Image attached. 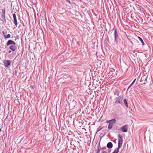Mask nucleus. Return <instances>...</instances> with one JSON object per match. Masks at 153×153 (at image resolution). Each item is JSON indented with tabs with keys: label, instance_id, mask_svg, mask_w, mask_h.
I'll list each match as a JSON object with an SVG mask.
<instances>
[{
	"label": "nucleus",
	"instance_id": "nucleus-19",
	"mask_svg": "<svg viewBox=\"0 0 153 153\" xmlns=\"http://www.w3.org/2000/svg\"><path fill=\"white\" fill-rule=\"evenodd\" d=\"M66 1L69 3L70 4H71V2L69 0H66Z\"/></svg>",
	"mask_w": 153,
	"mask_h": 153
},
{
	"label": "nucleus",
	"instance_id": "nucleus-7",
	"mask_svg": "<svg viewBox=\"0 0 153 153\" xmlns=\"http://www.w3.org/2000/svg\"><path fill=\"white\" fill-rule=\"evenodd\" d=\"M13 17L14 20V23L15 25L16 26L17 25V21L16 15L15 13L13 14Z\"/></svg>",
	"mask_w": 153,
	"mask_h": 153
},
{
	"label": "nucleus",
	"instance_id": "nucleus-9",
	"mask_svg": "<svg viewBox=\"0 0 153 153\" xmlns=\"http://www.w3.org/2000/svg\"><path fill=\"white\" fill-rule=\"evenodd\" d=\"M113 146V144L111 142H109L107 145V147L109 149L111 148Z\"/></svg>",
	"mask_w": 153,
	"mask_h": 153
},
{
	"label": "nucleus",
	"instance_id": "nucleus-2",
	"mask_svg": "<svg viewBox=\"0 0 153 153\" xmlns=\"http://www.w3.org/2000/svg\"><path fill=\"white\" fill-rule=\"evenodd\" d=\"M123 97L122 95H120L118 97H117L116 99V100L115 102L116 104L120 103V102L123 100Z\"/></svg>",
	"mask_w": 153,
	"mask_h": 153
},
{
	"label": "nucleus",
	"instance_id": "nucleus-17",
	"mask_svg": "<svg viewBox=\"0 0 153 153\" xmlns=\"http://www.w3.org/2000/svg\"><path fill=\"white\" fill-rule=\"evenodd\" d=\"M136 79H135L132 82V83H131V85L129 87H130L131 85H133L134 82L135 81Z\"/></svg>",
	"mask_w": 153,
	"mask_h": 153
},
{
	"label": "nucleus",
	"instance_id": "nucleus-5",
	"mask_svg": "<svg viewBox=\"0 0 153 153\" xmlns=\"http://www.w3.org/2000/svg\"><path fill=\"white\" fill-rule=\"evenodd\" d=\"M114 36L115 38V41L116 42V43H117L118 41L117 39L118 37V35L117 33L116 29H114Z\"/></svg>",
	"mask_w": 153,
	"mask_h": 153
},
{
	"label": "nucleus",
	"instance_id": "nucleus-18",
	"mask_svg": "<svg viewBox=\"0 0 153 153\" xmlns=\"http://www.w3.org/2000/svg\"><path fill=\"white\" fill-rule=\"evenodd\" d=\"M106 123H107L110 124V120H107L106 121Z\"/></svg>",
	"mask_w": 153,
	"mask_h": 153
},
{
	"label": "nucleus",
	"instance_id": "nucleus-13",
	"mask_svg": "<svg viewBox=\"0 0 153 153\" xmlns=\"http://www.w3.org/2000/svg\"><path fill=\"white\" fill-rule=\"evenodd\" d=\"M2 12L3 13V14H2V17H3V16H4V17L5 14V9H3L2 10Z\"/></svg>",
	"mask_w": 153,
	"mask_h": 153
},
{
	"label": "nucleus",
	"instance_id": "nucleus-4",
	"mask_svg": "<svg viewBox=\"0 0 153 153\" xmlns=\"http://www.w3.org/2000/svg\"><path fill=\"white\" fill-rule=\"evenodd\" d=\"M128 125H126L120 128L121 131L123 132H126L128 131Z\"/></svg>",
	"mask_w": 153,
	"mask_h": 153
},
{
	"label": "nucleus",
	"instance_id": "nucleus-1",
	"mask_svg": "<svg viewBox=\"0 0 153 153\" xmlns=\"http://www.w3.org/2000/svg\"><path fill=\"white\" fill-rule=\"evenodd\" d=\"M118 147L112 153H118L119 149L121 147L123 142V137L120 134L118 135Z\"/></svg>",
	"mask_w": 153,
	"mask_h": 153
},
{
	"label": "nucleus",
	"instance_id": "nucleus-11",
	"mask_svg": "<svg viewBox=\"0 0 153 153\" xmlns=\"http://www.w3.org/2000/svg\"><path fill=\"white\" fill-rule=\"evenodd\" d=\"M123 102H124V103L125 104L126 106V107L127 108H128V105L127 102V101L126 99H124L123 100Z\"/></svg>",
	"mask_w": 153,
	"mask_h": 153
},
{
	"label": "nucleus",
	"instance_id": "nucleus-10",
	"mask_svg": "<svg viewBox=\"0 0 153 153\" xmlns=\"http://www.w3.org/2000/svg\"><path fill=\"white\" fill-rule=\"evenodd\" d=\"M116 120L115 119H113L110 120V124H111L112 125L115 123Z\"/></svg>",
	"mask_w": 153,
	"mask_h": 153
},
{
	"label": "nucleus",
	"instance_id": "nucleus-15",
	"mask_svg": "<svg viewBox=\"0 0 153 153\" xmlns=\"http://www.w3.org/2000/svg\"><path fill=\"white\" fill-rule=\"evenodd\" d=\"M113 125L111 124H109L108 126V129H111Z\"/></svg>",
	"mask_w": 153,
	"mask_h": 153
},
{
	"label": "nucleus",
	"instance_id": "nucleus-21",
	"mask_svg": "<svg viewBox=\"0 0 153 153\" xmlns=\"http://www.w3.org/2000/svg\"><path fill=\"white\" fill-rule=\"evenodd\" d=\"M2 33L3 34L4 36L5 35H4V31H2Z\"/></svg>",
	"mask_w": 153,
	"mask_h": 153
},
{
	"label": "nucleus",
	"instance_id": "nucleus-3",
	"mask_svg": "<svg viewBox=\"0 0 153 153\" xmlns=\"http://www.w3.org/2000/svg\"><path fill=\"white\" fill-rule=\"evenodd\" d=\"M3 63L5 67L9 68L10 65V62L9 60H5L3 61Z\"/></svg>",
	"mask_w": 153,
	"mask_h": 153
},
{
	"label": "nucleus",
	"instance_id": "nucleus-16",
	"mask_svg": "<svg viewBox=\"0 0 153 153\" xmlns=\"http://www.w3.org/2000/svg\"><path fill=\"white\" fill-rule=\"evenodd\" d=\"M98 148V149L96 152V153H99V152H100V150L99 148Z\"/></svg>",
	"mask_w": 153,
	"mask_h": 153
},
{
	"label": "nucleus",
	"instance_id": "nucleus-6",
	"mask_svg": "<svg viewBox=\"0 0 153 153\" xmlns=\"http://www.w3.org/2000/svg\"><path fill=\"white\" fill-rule=\"evenodd\" d=\"M15 42L12 40H8L7 43V46L9 45H15Z\"/></svg>",
	"mask_w": 153,
	"mask_h": 153
},
{
	"label": "nucleus",
	"instance_id": "nucleus-14",
	"mask_svg": "<svg viewBox=\"0 0 153 153\" xmlns=\"http://www.w3.org/2000/svg\"><path fill=\"white\" fill-rule=\"evenodd\" d=\"M11 36L10 34H8L7 35H4V37L5 38H9Z\"/></svg>",
	"mask_w": 153,
	"mask_h": 153
},
{
	"label": "nucleus",
	"instance_id": "nucleus-8",
	"mask_svg": "<svg viewBox=\"0 0 153 153\" xmlns=\"http://www.w3.org/2000/svg\"><path fill=\"white\" fill-rule=\"evenodd\" d=\"M10 49L12 51H14L16 49V47L15 45H13L10 47Z\"/></svg>",
	"mask_w": 153,
	"mask_h": 153
},
{
	"label": "nucleus",
	"instance_id": "nucleus-20",
	"mask_svg": "<svg viewBox=\"0 0 153 153\" xmlns=\"http://www.w3.org/2000/svg\"><path fill=\"white\" fill-rule=\"evenodd\" d=\"M101 153H108L105 151H103Z\"/></svg>",
	"mask_w": 153,
	"mask_h": 153
},
{
	"label": "nucleus",
	"instance_id": "nucleus-12",
	"mask_svg": "<svg viewBox=\"0 0 153 153\" xmlns=\"http://www.w3.org/2000/svg\"><path fill=\"white\" fill-rule=\"evenodd\" d=\"M138 38L142 43L143 45H144V43L143 39L140 37L139 36L138 37Z\"/></svg>",
	"mask_w": 153,
	"mask_h": 153
}]
</instances>
